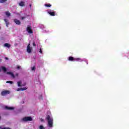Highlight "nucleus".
Listing matches in <instances>:
<instances>
[{
	"mask_svg": "<svg viewBox=\"0 0 129 129\" xmlns=\"http://www.w3.org/2000/svg\"><path fill=\"white\" fill-rule=\"evenodd\" d=\"M33 46L34 47H36V46H37V45H36V42H33Z\"/></svg>",
	"mask_w": 129,
	"mask_h": 129,
	"instance_id": "nucleus-26",
	"label": "nucleus"
},
{
	"mask_svg": "<svg viewBox=\"0 0 129 129\" xmlns=\"http://www.w3.org/2000/svg\"><path fill=\"white\" fill-rule=\"evenodd\" d=\"M5 59H6V60H9V58H8V57H5Z\"/></svg>",
	"mask_w": 129,
	"mask_h": 129,
	"instance_id": "nucleus-32",
	"label": "nucleus"
},
{
	"mask_svg": "<svg viewBox=\"0 0 129 129\" xmlns=\"http://www.w3.org/2000/svg\"><path fill=\"white\" fill-rule=\"evenodd\" d=\"M21 91H24V90H27V88H21Z\"/></svg>",
	"mask_w": 129,
	"mask_h": 129,
	"instance_id": "nucleus-21",
	"label": "nucleus"
},
{
	"mask_svg": "<svg viewBox=\"0 0 129 129\" xmlns=\"http://www.w3.org/2000/svg\"><path fill=\"white\" fill-rule=\"evenodd\" d=\"M22 91L21 88H18V89H17V91Z\"/></svg>",
	"mask_w": 129,
	"mask_h": 129,
	"instance_id": "nucleus-27",
	"label": "nucleus"
},
{
	"mask_svg": "<svg viewBox=\"0 0 129 129\" xmlns=\"http://www.w3.org/2000/svg\"><path fill=\"white\" fill-rule=\"evenodd\" d=\"M18 85L19 87H22L23 86V85H22V82L21 81H19L18 82Z\"/></svg>",
	"mask_w": 129,
	"mask_h": 129,
	"instance_id": "nucleus-15",
	"label": "nucleus"
},
{
	"mask_svg": "<svg viewBox=\"0 0 129 129\" xmlns=\"http://www.w3.org/2000/svg\"><path fill=\"white\" fill-rule=\"evenodd\" d=\"M2 69L3 70V71H4V72H7V68H6V67H2Z\"/></svg>",
	"mask_w": 129,
	"mask_h": 129,
	"instance_id": "nucleus-18",
	"label": "nucleus"
},
{
	"mask_svg": "<svg viewBox=\"0 0 129 129\" xmlns=\"http://www.w3.org/2000/svg\"><path fill=\"white\" fill-rule=\"evenodd\" d=\"M26 31L29 33V34H33V32L32 30V26H28L27 28Z\"/></svg>",
	"mask_w": 129,
	"mask_h": 129,
	"instance_id": "nucleus-4",
	"label": "nucleus"
},
{
	"mask_svg": "<svg viewBox=\"0 0 129 129\" xmlns=\"http://www.w3.org/2000/svg\"><path fill=\"white\" fill-rule=\"evenodd\" d=\"M27 51L29 53L32 52V48H31V47L30 46V43L27 45Z\"/></svg>",
	"mask_w": 129,
	"mask_h": 129,
	"instance_id": "nucleus-5",
	"label": "nucleus"
},
{
	"mask_svg": "<svg viewBox=\"0 0 129 129\" xmlns=\"http://www.w3.org/2000/svg\"><path fill=\"white\" fill-rule=\"evenodd\" d=\"M22 120L23 121H32V120H33V118H32V117L31 116H26V117H23L22 119Z\"/></svg>",
	"mask_w": 129,
	"mask_h": 129,
	"instance_id": "nucleus-2",
	"label": "nucleus"
},
{
	"mask_svg": "<svg viewBox=\"0 0 129 129\" xmlns=\"http://www.w3.org/2000/svg\"><path fill=\"white\" fill-rule=\"evenodd\" d=\"M48 14L50 15V16H51L52 17H54L55 16V12H52L51 10L47 11Z\"/></svg>",
	"mask_w": 129,
	"mask_h": 129,
	"instance_id": "nucleus-6",
	"label": "nucleus"
},
{
	"mask_svg": "<svg viewBox=\"0 0 129 129\" xmlns=\"http://www.w3.org/2000/svg\"><path fill=\"white\" fill-rule=\"evenodd\" d=\"M5 109H7L8 110H13L14 109V108L13 107H9V106H5Z\"/></svg>",
	"mask_w": 129,
	"mask_h": 129,
	"instance_id": "nucleus-8",
	"label": "nucleus"
},
{
	"mask_svg": "<svg viewBox=\"0 0 129 129\" xmlns=\"http://www.w3.org/2000/svg\"><path fill=\"white\" fill-rule=\"evenodd\" d=\"M31 70H32V71L36 70V68L35 67H32Z\"/></svg>",
	"mask_w": 129,
	"mask_h": 129,
	"instance_id": "nucleus-25",
	"label": "nucleus"
},
{
	"mask_svg": "<svg viewBox=\"0 0 129 129\" xmlns=\"http://www.w3.org/2000/svg\"><path fill=\"white\" fill-rule=\"evenodd\" d=\"M31 6H32V5H30V7H31Z\"/></svg>",
	"mask_w": 129,
	"mask_h": 129,
	"instance_id": "nucleus-36",
	"label": "nucleus"
},
{
	"mask_svg": "<svg viewBox=\"0 0 129 129\" xmlns=\"http://www.w3.org/2000/svg\"><path fill=\"white\" fill-rule=\"evenodd\" d=\"M16 76H19V74H16Z\"/></svg>",
	"mask_w": 129,
	"mask_h": 129,
	"instance_id": "nucleus-33",
	"label": "nucleus"
},
{
	"mask_svg": "<svg viewBox=\"0 0 129 129\" xmlns=\"http://www.w3.org/2000/svg\"><path fill=\"white\" fill-rule=\"evenodd\" d=\"M1 118H2V117H1V116H0V119H1Z\"/></svg>",
	"mask_w": 129,
	"mask_h": 129,
	"instance_id": "nucleus-37",
	"label": "nucleus"
},
{
	"mask_svg": "<svg viewBox=\"0 0 129 129\" xmlns=\"http://www.w3.org/2000/svg\"><path fill=\"white\" fill-rule=\"evenodd\" d=\"M41 121H44V119H41Z\"/></svg>",
	"mask_w": 129,
	"mask_h": 129,
	"instance_id": "nucleus-34",
	"label": "nucleus"
},
{
	"mask_svg": "<svg viewBox=\"0 0 129 129\" xmlns=\"http://www.w3.org/2000/svg\"><path fill=\"white\" fill-rule=\"evenodd\" d=\"M8 0H0V4H4L5 2H7Z\"/></svg>",
	"mask_w": 129,
	"mask_h": 129,
	"instance_id": "nucleus-19",
	"label": "nucleus"
},
{
	"mask_svg": "<svg viewBox=\"0 0 129 129\" xmlns=\"http://www.w3.org/2000/svg\"><path fill=\"white\" fill-rule=\"evenodd\" d=\"M10 91L5 90L2 92L1 95H2V96H6L7 94H10Z\"/></svg>",
	"mask_w": 129,
	"mask_h": 129,
	"instance_id": "nucleus-3",
	"label": "nucleus"
},
{
	"mask_svg": "<svg viewBox=\"0 0 129 129\" xmlns=\"http://www.w3.org/2000/svg\"><path fill=\"white\" fill-rule=\"evenodd\" d=\"M25 19H26V17H22V18H21V20H25Z\"/></svg>",
	"mask_w": 129,
	"mask_h": 129,
	"instance_id": "nucleus-29",
	"label": "nucleus"
},
{
	"mask_svg": "<svg viewBox=\"0 0 129 129\" xmlns=\"http://www.w3.org/2000/svg\"><path fill=\"white\" fill-rule=\"evenodd\" d=\"M39 99L40 100H43V96L42 95L40 96L39 97Z\"/></svg>",
	"mask_w": 129,
	"mask_h": 129,
	"instance_id": "nucleus-24",
	"label": "nucleus"
},
{
	"mask_svg": "<svg viewBox=\"0 0 129 129\" xmlns=\"http://www.w3.org/2000/svg\"><path fill=\"white\" fill-rule=\"evenodd\" d=\"M0 62H2V59H0Z\"/></svg>",
	"mask_w": 129,
	"mask_h": 129,
	"instance_id": "nucleus-35",
	"label": "nucleus"
},
{
	"mask_svg": "<svg viewBox=\"0 0 129 129\" xmlns=\"http://www.w3.org/2000/svg\"><path fill=\"white\" fill-rule=\"evenodd\" d=\"M45 7L46 8H50V7H52V5L48 4H45Z\"/></svg>",
	"mask_w": 129,
	"mask_h": 129,
	"instance_id": "nucleus-17",
	"label": "nucleus"
},
{
	"mask_svg": "<svg viewBox=\"0 0 129 129\" xmlns=\"http://www.w3.org/2000/svg\"><path fill=\"white\" fill-rule=\"evenodd\" d=\"M75 58L73 56H70L69 57V61H75Z\"/></svg>",
	"mask_w": 129,
	"mask_h": 129,
	"instance_id": "nucleus-12",
	"label": "nucleus"
},
{
	"mask_svg": "<svg viewBox=\"0 0 129 129\" xmlns=\"http://www.w3.org/2000/svg\"><path fill=\"white\" fill-rule=\"evenodd\" d=\"M14 22L16 25H21V21L17 19H14Z\"/></svg>",
	"mask_w": 129,
	"mask_h": 129,
	"instance_id": "nucleus-7",
	"label": "nucleus"
},
{
	"mask_svg": "<svg viewBox=\"0 0 129 129\" xmlns=\"http://www.w3.org/2000/svg\"><path fill=\"white\" fill-rule=\"evenodd\" d=\"M5 14L6 15V16H7V17H10L11 16V13H10L9 11L6 12Z\"/></svg>",
	"mask_w": 129,
	"mask_h": 129,
	"instance_id": "nucleus-16",
	"label": "nucleus"
},
{
	"mask_svg": "<svg viewBox=\"0 0 129 129\" xmlns=\"http://www.w3.org/2000/svg\"><path fill=\"white\" fill-rule=\"evenodd\" d=\"M0 129H11L10 127H4V128H1Z\"/></svg>",
	"mask_w": 129,
	"mask_h": 129,
	"instance_id": "nucleus-28",
	"label": "nucleus"
},
{
	"mask_svg": "<svg viewBox=\"0 0 129 129\" xmlns=\"http://www.w3.org/2000/svg\"><path fill=\"white\" fill-rule=\"evenodd\" d=\"M4 47H6L7 48H11V44L10 43H5L4 44Z\"/></svg>",
	"mask_w": 129,
	"mask_h": 129,
	"instance_id": "nucleus-14",
	"label": "nucleus"
},
{
	"mask_svg": "<svg viewBox=\"0 0 129 129\" xmlns=\"http://www.w3.org/2000/svg\"><path fill=\"white\" fill-rule=\"evenodd\" d=\"M4 22H5L6 24L7 27H9V25H10V22H9V21L7 19H4Z\"/></svg>",
	"mask_w": 129,
	"mask_h": 129,
	"instance_id": "nucleus-11",
	"label": "nucleus"
},
{
	"mask_svg": "<svg viewBox=\"0 0 129 129\" xmlns=\"http://www.w3.org/2000/svg\"><path fill=\"white\" fill-rule=\"evenodd\" d=\"M0 29H1V27H0Z\"/></svg>",
	"mask_w": 129,
	"mask_h": 129,
	"instance_id": "nucleus-38",
	"label": "nucleus"
},
{
	"mask_svg": "<svg viewBox=\"0 0 129 129\" xmlns=\"http://www.w3.org/2000/svg\"><path fill=\"white\" fill-rule=\"evenodd\" d=\"M6 83H10L11 84H13V83H14V82L13 81H8L6 82Z\"/></svg>",
	"mask_w": 129,
	"mask_h": 129,
	"instance_id": "nucleus-20",
	"label": "nucleus"
},
{
	"mask_svg": "<svg viewBox=\"0 0 129 129\" xmlns=\"http://www.w3.org/2000/svg\"><path fill=\"white\" fill-rule=\"evenodd\" d=\"M45 119L47 120L48 125L49 127H53V118L49 115H47L45 118Z\"/></svg>",
	"mask_w": 129,
	"mask_h": 129,
	"instance_id": "nucleus-1",
	"label": "nucleus"
},
{
	"mask_svg": "<svg viewBox=\"0 0 129 129\" xmlns=\"http://www.w3.org/2000/svg\"><path fill=\"white\" fill-rule=\"evenodd\" d=\"M39 129H45V127H44L43 125H41L39 126Z\"/></svg>",
	"mask_w": 129,
	"mask_h": 129,
	"instance_id": "nucleus-22",
	"label": "nucleus"
},
{
	"mask_svg": "<svg viewBox=\"0 0 129 129\" xmlns=\"http://www.w3.org/2000/svg\"><path fill=\"white\" fill-rule=\"evenodd\" d=\"M7 74L11 75V76H12L13 77V78H15V75H14V73H12V72H8L7 73Z\"/></svg>",
	"mask_w": 129,
	"mask_h": 129,
	"instance_id": "nucleus-9",
	"label": "nucleus"
},
{
	"mask_svg": "<svg viewBox=\"0 0 129 129\" xmlns=\"http://www.w3.org/2000/svg\"><path fill=\"white\" fill-rule=\"evenodd\" d=\"M85 62H86L87 64H88V61L86 60Z\"/></svg>",
	"mask_w": 129,
	"mask_h": 129,
	"instance_id": "nucleus-31",
	"label": "nucleus"
},
{
	"mask_svg": "<svg viewBox=\"0 0 129 129\" xmlns=\"http://www.w3.org/2000/svg\"><path fill=\"white\" fill-rule=\"evenodd\" d=\"M17 69H21V66H17Z\"/></svg>",
	"mask_w": 129,
	"mask_h": 129,
	"instance_id": "nucleus-30",
	"label": "nucleus"
},
{
	"mask_svg": "<svg viewBox=\"0 0 129 129\" xmlns=\"http://www.w3.org/2000/svg\"><path fill=\"white\" fill-rule=\"evenodd\" d=\"M39 53H40V54H43V51H42V48H40Z\"/></svg>",
	"mask_w": 129,
	"mask_h": 129,
	"instance_id": "nucleus-23",
	"label": "nucleus"
},
{
	"mask_svg": "<svg viewBox=\"0 0 129 129\" xmlns=\"http://www.w3.org/2000/svg\"><path fill=\"white\" fill-rule=\"evenodd\" d=\"M75 61H77V62H83V60L80 58H75Z\"/></svg>",
	"mask_w": 129,
	"mask_h": 129,
	"instance_id": "nucleus-10",
	"label": "nucleus"
},
{
	"mask_svg": "<svg viewBox=\"0 0 129 129\" xmlns=\"http://www.w3.org/2000/svg\"><path fill=\"white\" fill-rule=\"evenodd\" d=\"M20 7H24L25 6V2L21 1L20 3L19 4Z\"/></svg>",
	"mask_w": 129,
	"mask_h": 129,
	"instance_id": "nucleus-13",
	"label": "nucleus"
}]
</instances>
